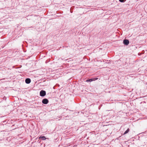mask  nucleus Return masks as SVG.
Here are the masks:
<instances>
[{
    "label": "nucleus",
    "mask_w": 147,
    "mask_h": 147,
    "mask_svg": "<svg viewBox=\"0 0 147 147\" xmlns=\"http://www.w3.org/2000/svg\"><path fill=\"white\" fill-rule=\"evenodd\" d=\"M42 102L43 104H47L48 103L49 100L45 98L42 100Z\"/></svg>",
    "instance_id": "f03ea898"
},
{
    "label": "nucleus",
    "mask_w": 147,
    "mask_h": 147,
    "mask_svg": "<svg viewBox=\"0 0 147 147\" xmlns=\"http://www.w3.org/2000/svg\"><path fill=\"white\" fill-rule=\"evenodd\" d=\"M129 131V128H128L125 131V132H124V134H127V133H128Z\"/></svg>",
    "instance_id": "0eeeda50"
},
{
    "label": "nucleus",
    "mask_w": 147,
    "mask_h": 147,
    "mask_svg": "<svg viewBox=\"0 0 147 147\" xmlns=\"http://www.w3.org/2000/svg\"><path fill=\"white\" fill-rule=\"evenodd\" d=\"M119 0L121 2H123L124 1V0Z\"/></svg>",
    "instance_id": "6e6552de"
},
{
    "label": "nucleus",
    "mask_w": 147,
    "mask_h": 147,
    "mask_svg": "<svg viewBox=\"0 0 147 147\" xmlns=\"http://www.w3.org/2000/svg\"><path fill=\"white\" fill-rule=\"evenodd\" d=\"M46 92L44 90H42L40 92V95L41 96H43L46 95Z\"/></svg>",
    "instance_id": "f257e3e1"
},
{
    "label": "nucleus",
    "mask_w": 147,
    "mask_h": 147,
    "mask_svg": "<svg viewBox=\"0 0 147 147\" xmlns=\"http://www.w3.org/2000/svg\"><path fill=\"white\" fill-rule=\"evenodd\" d=\"M123 42L125 45H128L129 43V41L128 40H123Z\"/></svg>",
    "instance_id": "7ed1b4c3"
},
{
    "label": "nucleus",
    "mask_w": 147,
    "mask_h": 147,
    "mask_svg": "<svg viewBox=\"0 0 147 147\" xmlns=\"http://www.w3.org/2000/svg\"><path fill=\"white\" fill-rule=\"evenodd\" d=\"M31 82L30 79L29 78H27L25 80V82L26 83L28 84Z\"/></svg>",
    "instance_id": "39448f33"
},
{
    "label": "nucleus",
    "mask_w": 147,
    "mask_h": 147,
    "mask_svg": "<svg viewBox=\"0 0 147 147\" xmlns=\"http://www.w3.org/2000/svg\"><path fill=\"white\" fill-rule=\"evenodd\" d=\"M39 138L43 140H45L46 139V138H45V136L40 137Z\"/></svg>",
    "instance_id": "423d86ee"
},
{
    "label": "nucleus",
    "mask_w": 147,
    "mask_h": 147,
    "mask_svg": "<svg viewBox=\"0 0 147 147\" xmlns=\"http://www.w3.org/2000/svg\"><path fill=\"white\" fill-rule=\"evenodd\" d=\"M97 79V78L91 79H90L87 80L86 81V82H92V81H93L96 80Z\"/></svg>",
    "instance_id": "20e7f679"
}]
</instances>
